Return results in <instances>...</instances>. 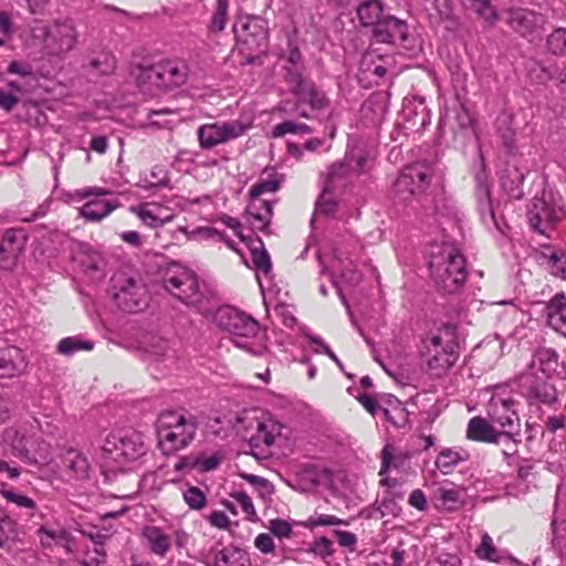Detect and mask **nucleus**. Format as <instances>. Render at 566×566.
Here are the masks:
<instances>
[{
    "label": "nucleus",
    "mask_w": 566,
    "mask_h": 566,
    "mask_svg": "<svg viewBox=\"0 0 566 566\" xmlns=\"http://www.w3.org/2000/svg\"><path fill=\"white\" fill-rule=\"evenodd\" d=\"M463 3L471 4L486 24L493 25L497 21V13L488 0H467Z\"/></svg>",
    "instance_id": "nucleus-39"
},
{
    "label": "nucleus",
    "mask_w": 566,
    "mask_h": 566,
    "mask_svg": "<svg viewBox=\"0 0 566 566\" xmlns=\"http://www.w3.org/2000/svg\"><path fill=\"white\" fill-rule=\"evenodd\" d=\"M243 41L263 52L268 44V23L261 17H247L242 24Z\"/></svg>",
    "instance_id": "nucleus-21"
},
{
    "label": "nucleus",
    "mask_w": 566,
    "mask_h": 566,
    "mask_svg": "<svg viewBox=\"0 0 566 566\" xmlns=\"http://www.w3.org/2000/svg\"><path fill=\"white\" fill-rule=\"evenodd\" d=\"M139 87H163L159 63L149 66H139L136 73Z\"/></svg>",
    "instance_id": "nucleus-34"
},
{
    "label": "nucleus",
    "mask_w": 566,
    "mask_h": 566,
    "mask_svg": "<svg viewBox=\"0 0 566 566\" xmlns=\"http://www.w3.org/2000/svg\"><path fill=\"white\" fill-rule=\"evenodd\" d=\"M423 360L434 377L444 375L458 360L457 329L444 325L424 340Z\"/></svg>",
    "instance_id": "nucleus-4"
},
{
    "label": "nucleus",
    "mask_w": 566,
    "mask_h": 566,
    "mask_svg": "<svg viewBox=\"0 0 566 566\" xmlns=\"http://www.w3.org/2000/svg\"><path fill=\"white\" fill-rule=\"evenodd\" d=\"M116 208L107 200H92L86 202L81 209L80 214L91 222H98L107 217Z\"/></svg>",
    "instance_id": "nucleus-30"
},
{
    "label": "nucleus",
    "mask_w": 566,
    "mask_h": 566,
    "mask_svg": "<svg viewBox=\"0 0 566 566\" xmlns=\"http://www.w3.org/2000/svg\"><path fill=\"white\" fill-rule=\"evenodd\" d=\"M549 263L552 266V273L555 275H559L563 279H566V259L563 260V256L553 253L549 258Z\"/></svg>",
    "instance_id": "nucleus-63"
},
{
    "label": "nucleus",
    "mask_w": 566,
    "mask_h": 566,
    "mask_svg": "<svg viewBox=\"0 0 566 566\" xmlns=\"http://www.w3.org/2000/svg\"><path fill=\"white\" fill-rule=\"evenodd\" d=\"M475 554L481 559L492 560L494 562L496 555V548L493 544L492 537L484 533L481 538V544L476 547Z\"/></svg>",
    "instance_id": "nucleus-47"
},
{
    "label": "nucleus",
    "mask_w": 566,
    "mask_h": 566,
    "mask_svg": "<svg viewBox=\"0 0 566 566\" xmlns=\"http://www.w3.org/2000/svg\"><path fill=\"white\" fill-rule=\"evenodd\" d=\"M50 446L45 442H40L36 452L33 454L30 453L29 463L46 464L50 461Z\"/></svg>",
    "instance_id": "nucleus-56"
},
{
    "label": "nucleus",
    "mask_w": 566,
    "mask_h": 566,
    "mask_svg": "<svg viewBox=\"0 0 566 566\" xmlns=\"http://www.w3.org/2000/svg\"><path fill=\"white\" fill-rule=\"evenodd\" d=\"M62 462L75 480H86L90 476L91 464L88 459L77 450L69 449L62 455Z\"/></svg>",
    "instance_id": "nucleus-25"
},
{
    "label": "nucleus",
    "mask_w": 566,
    "mask_h": 566,
    "mask_svg": "<svg viewBox=\"0 0 566 566\" xmlns=\"http://www.w3.org/2000/svg\"><path fill=\"white\" fill-rule=\"evenodd\" d=\"M260 247H251L252 262L254 263L258 271H262L268 274L271 271L272 264L269 253L263 247V243L258 240Z\"/></svg>",
    "instance_id": "nucleus-41"
},
{
    "label": "nucleus",
    "mask_w": 566,
    "mask_h": 566,
    "mask_svg": "<svg viewBox=\"0 0 566 566\" xmlns=\"http://www.w3.org/2000/svg\"><path fill=\"white\" fill-rule=\"evenodd\" d=\"M332 271L339 272V276L350 285H356L361 280V274L356 270L355 264L348 258L335 255L332 262Z\"/></svg>",
    "instance_id": "nucleus-32"
},
{
    "label": "nucleus",
    "mask_w": 566,
    "mask_h": 566,
    "mask_svg": "<svg viewBox=\"0 0 566 566\" xmlns=\"http://www.w3.org/2000/svg\"><path fill=\"white\" fill-rule=\"evenodd\" d=\"M145 182H147L148 188L153 187H164L167 186L169 182V178L167 176V172L161 167H155L149 175V178L145 179Z\"/></svg>",
    "instance_id": "nucleus-54"
},
{
    "label": "nucleus",
    "mask_w": 566,
    "mask_h": 566,
    "mask_svg": "<svg viewBox=\"0 0 566 566\" xmlns=\"http://www.w3.org/2000/svg\"><path fill=\"white\" fill-rule=\"evenodd\" d=\"M506 23L514 32L533 42L541 38L546 18L527 8H514L506 12Z\"/></svg>",
    "instance_id": "nucleus-12"
},
{
    "label": "nucleus",
    "mask_w": 566,
    "mask_h": 566,
    "mask_svg": "<svg viewBox=\"0 0 566 566\" xmlns=\"http://www.w3.org/2000/svg\"><path fill=\"white\" fill-rule=\"evenodd\" d=\"M39 533L45 536V538H41L43 546H50L51 542H55L56 544L64 546L67 551H71L69 546L70 533L64 528L50 530L46 526H41Z\"/></svg>",
    "instance_id": "nucleus-38"
},
{
    "label": "nucleus",
    "mask_w": 566,
    "mask_h": 566,
    "mask_svg": "<svg viewBox=\"0 0 566 566\" xmlns=\"http://www.w3.org/2000/svg\"><path fill=\"white\" fill-rule=\"evenodd\" d=\"M382 3L378 0H367L357 8V17L361 25L376 28L382 18Z\"/></svg>",
    "instance_id": "nucleus-31"
},
{
    "label": "nucleus",
    "mask_w": 566,
    "mask_h": 566,
    "mask_svg": "<svg viewBox=\"0 0 566 566\" xmlns=\"http://www.w3.org/2000/svg\"><path fill=\"white\" fill-rule=\"evenodd\" d=\"M235 432L253 448L271 447L281 436L277 422L259 410H243L233 421Z\"/></svg>",
    "instance_id": "nucleus-5"
},
{
    "label": "nucleus",
    "mask_w": 566,
    "mask_h": 566,
    "mask_svg": "<svg viewBox=\"0 0 566 566\" xmlns=\"http://www.w3.org/2000/svg\"><path fill=\"white\" fill-rule=\"evenodd\" d=\"M94 347V343L91 340H84L80 337H65L61 339L57 344V352L61 355L70 356L78 350H92Z\"/></svg>",
    "instance_id": "nucleus-35"
},
{
    "label": "nucleus",
    "mask_w": 566,
    "mask_h": 566,
    "mask_svg": "<svg viewBox=\"0 0 566 566\" xmlns=\"http://www.w3.org/2000/svg\"><path fill=\"white\" fill-rule=\"evenodd\" d=\"M161 285L180 302L196 306L201 301L197 276L178 263L168 264L161 272Z\"/></svg>",
    "instance_id": "nucleus-6"
},
{
    "label": "nucleus",
    "mask_w": 566,
    "mask_h": 566,
    "mask_svg": "<svg viewBox=\"0 0 566 566\" xmlns=\"http://www.w3.org/2000/svg\"><path fill=\"white\" fill-rule=\"evenodd\" d=\"M286 81L301 102L308 104L314 109H322L327 106L328 101L324 93L318 91L312 81L303 77L298 72L289 70Z\"/></svg>",
    "instance_id": "nucleus-16"
},
{
    "label": "nucleus",
    "mask_w": 566,
    "mask_h": 566,
    "mask_svg": "<svg viewBox=\"0 0 566 566\" xmlns=\"http://www.w3.org/2000/svg\"><path fill=\"white\" fill-rule=\"evenodd\" d=\"M231 496L240 504V506L242 507L243 512L247 515L255 514L252 500L244 492H241V491L233 492V493H231Z\"/></svg>",
    "instance_id": "nucleus-60"
},
{
    "label": "nucleus",
    "mask_w": 566,
    "mask_h": 566,
    "mask_svg": "<svg viewBox=\"0 0 566 566\" xmlns=\"http://www.w3.org/2000/svg\"><path fill=\"white\" fill-rule=\"evenodd\" d=\"M15 522L8 516L0 515V546L15 536Z\"/></svg>",
    "instance_id": "nucleus-53"
},
{
    "label": "nucleus",
    "mask_w": 566,
    "mask_h": 566,
    "mask_svg": "<svg viewBox=\"0 0 566 566\" xmlns=\"http://www.w3.org/2000/svg\"><path fill=\"white\" fill-rule=\"evenodd\" d=\"M460 455L458 452L452 450H443L440 452L436 460V465L443 473H448L449 469L455 465L460 461Z\"/></svg>",
    "instance_id": "nucleus-49"
},
{
    "label": "nucleus",
    "mask_w": 566,
    "mask_h": 566,
    "mask_svg": "<svg viewBox=\"0 0 566 566\" xmlns=\"http://www.w3.org/2000/svg\"><path fill=\"white\" fill-rule=\"evenodd\" d=\"M562 216V207L546 191L542 196H535L528 208L530 224L539 233H545Z\"/></svg>",
    "instance_id": "nucleus-13"
},
{
    "label": "nucleus",
    "mask_w": 566,
    "mask_h": 566,
    "mask_svg": "<svg viewBox=\"0 0 566 566\" xmlns=\"http://www.w3.org/2000/svg\"><path fill=\"white\" fill-rule=\"evenodd\" d=\"M163 88H171L184 85L189 77V66L184 60L163 61L159 63Z\"/></svg>",
    "instance_id": "nucleus-24"
},
{
    "label": "nucleus",
    "mask_w": 566,
    "mask_h": 566,
    "mask_svg": "<svg viewBox=\"0 0 566 566\" xmlns=\"http://www.w3.org/2000/svg\"><path fill=\"white\" fill-rule=\"evenodd\" d=\"M332 541L323 536L312 544L311 552L322 557L329 556L332 554Z\"/></svg>",
    "instance_id": "nucleus-57"
},
{
    "label": "nucleus",
    "mask_w": 566,
    "mask_h": 566,
    "mask_svg": "<svg viewBox=\"0 0 566 566\" xmlns=\"http://www.w3.org/2000/svg\"><path fill=\"white\" fill-rule=\"evenodd\" d=\"M83 266L85 270L92 274L94 273H103V270L105 268V261L104 258L97 253L93 252L86 255L85 260L82 261Z\"/></svg>",
    "instance_id": "nucleus-52"
},
{
    "label": "nucleus",
    "mask_w": 566,
    "mask_h": 566,
    "mask_svg": "<svg viewBox=\"0 0 566 566\" xmlns=\"http://www.w3.org/2000/svg\"><path fill=\"white\" fill-rule=\"evenodd\" d=\"M313 132L312 127L303 124L295 123L293 120H285L275 125L271 132V136L273 138H280L285 136L286 134H311Z\"/></svg>",
    "instance_id": "nucleus-37"
},
{
    "label": "nucleus",
    "mask_w": 566,
    "mask_h": 566,
    "mask_svg": "<svg viewBox=\"0 0 566 566\" xmlns=\"http://www.w3.org/2000/svg\"><path fill=\"white\" fill-rule=\"evenodd\" d=\"M515 403L513 398H503L500 395H494L489 403V415L492 422L506 432L513 430L518 422Z\"/></svg>",
    "instance_id": "nucleus-17"
},
{
    "label": "nucleus",
    "mask_w": 566,
    "mask_h": 566,
    "mask_svg": "<svg viewBox=\"0 0 566 566\" xmlns=\"http://www.w3.org/2000/svg\"><path fill=\"white\" fill-rule=\"evenodd\" d=\"M555 377H546L534 374L522 373L520 384L527 391L532 401L552 405L557 400V389L553 382Z\"/></svg>",
    "instance_id": "nucleus-14"
},
{
    "label": "nucleus",
    "mask_w": 566,
    "mask_h": 566,
    "mask_svg": "<svg viewBox=\"0 0 566 566\" xmlns=\"http://www.w3.org/2000/svg\"><path fill=\"white\" fill-rule=\"evenodd\" d=\"M429 268L437 287L446 294L459 292L467 282L465 256L452 243H443L431 251Z\"/></svg>",
    "instance_id": "nucleus-1"
},
{
    "label": "nucleus",
    "mask_w": 566,
    "mask_h": 566,
    "mask_svg": "<svg viewBox=\"0 0 566 566\" xmlns=\"http://www.w3.org/2000/svg\"><path fill=\"white\" fill-rule=\"evenodd\" d=\"M144 349L154 356H164L168 350V342L160 336L149 335L144 340Z\"/></svg>",
    "instance_id": "nucleus-45"
},
{
    "label": "nucleus",
    "mask_w": 566,
    "mask_h": 566,
    "mask_svg": "<svg viewBox=\"0 0 566 566\" xmlns=\"http://www.w3.org/2000/svg\"><path fill=\"white\" fill-rule=\"evenodd\" d=\"M337 203L328 197L327 189L325 188L318 202L317 210L326 216L335 212Z\"/></svg>",
    "instance_id": "nucleus-59"
},
{
    "label": "nucleus",
    "mask_w": 566,
    "mask_h": 566,
    "mask_svg": "<svg viewBox=\"0 0 566 566\" xmlns=\"http://www.w3.org/2000/svg\"><path fill=\"white\" fill-rule=\"evenodd\" d=\"M343 521L334 515L322 514L315 520H310L307 523L308 527L316 526H329V525H340Z\"/></svg>",
    "instance_id": "nucleus-61"
},
{
    "label": "nucleus",
    "mask_w": 566,
    "mask_h": 566,
    "mask_svg": "<svg viewBox=\"0 0 566 566\" xmlns=\"http://www.w3.org/2000/svg\"><path fill=\"white\" fill-rule=\"evenodd\" d=\"M254 546L263 554L273 553L275 548L271 535L266 533H261L255 537Z\"/></svg>",
    "instance_id": "nucleus-58"
},
{
    "label": "nucleus",
    "mask_w": 566,
    "mask_h": 566,
    "mask_svg": "<svg viewBox=\"0 0 566 566\" xmlns=\"http://www.w3.org/2000/svg\"><path fill=\"white\" fill-rule=\"evenodd\" d=\"M113 298L117 306L127 313H136L147 306L146 285L126 273H117L112 279Z\"/></svg>",
    "instance_id": "nucleus-8"
},
{
    "label": "nucleus",
    "mask_w": 566,
    "mask_h": 566,
    "mask_svg": "<svg viewBox=\"0 0 566 566\" xmlns=\"http://www.w3.org/2000/svg\"><path fill=\"white\" fill-rule=\"evenodd\" d=\"M209 521L211 525L218 527L220 530H227L229 527L230 521L227 514L222 511H214L210 514Z\"/></svg>",
    "instance_id": "nucleus-64"
},
{
    "label": "nucleus",
    "mask_w": 566,
    "mask_h": 566,
    "mask_svg": "<svg viewBox=\"0 0 566 566\" xmlns=\"http://www.w3.org/2000/svg\"><path fill=\"white\" fill-rule=\"evenodd\" d=\"M546 44L554 55H566V28L554 30L547 36Z\"/></svg>",
    "instance_id": "nucleus-40"
},
{
    "label": "nucleus",
    "mask_w": 566,
    "mask_h": 566,
    "mask_svg": "<svg viewBox=\"0 0 566 566\" xmlns=\"http://www.w3.org/2000/svg\"><path fill=\"white\" fill-rule=\"evenodd\" d=\"M557 354L549 348H541L533 355L527 368L523 371L526 374H536L546 377H555L557 373Z\"/></svg>",
    "instance_id": "nucleus-23"
},
{
    "label": "nucleus",
    "mask_w": 566,
    "mask_h": 566,
    "mask_svg": "<svg viewBox=\"0 0 566 566\" xmlns=\"http://www.w3.org/2000/svg\"><path fill=\"white\" fill-rule=\"evenodd\" d=\"M222 458L223 457L220 452H214L212 454H199L193 458L192 464H195L196 469L201 472H209L219 467Z\"/></svg>",
    "instance_id": "nucleus-42"
},
{
    "label": "nucleus",
    "mask_w": 566,
    "mask_h": 566,
    "mask_svg": "<svg viewBox=\"0 0 566 566\" xmlns=\"http://www.w3.org/2000/svg\"><path fill=\"white\" fill-rule=\"evenodd\" d=\"M90 67L98 74H111L115 70V57L109 53H101L91 60Z\"/></svg>",
    "instance_id": "nucleus-43"
},
{
    "label": "nucleus",
    "mask_w": 566,
    "mask_h": 566,
    "mask_svg": "<svg viewBox=\"0 0 566 566\" xmlns=\"http://www.w3.org/2000/svg\"><path fill=\"white\" fill-rule=\"evenodd\" d=\"M272 216V203L268 199L250 198L245 217L253 229L264 231L270 224Z\"/></svg>",
    "instance_id": "nucleus-22"
},
{
    "label": "nucleus",
    "mask_w": 566,
    "mask_h": 566,
    "mask_svg": "<svg viewBox=\"0 0 566 566\" xmlns=\"http://www.w3.org/2000/svg\"><path fill=\"white\" fill-rule=\"evenodd\" d=\"M439 496L448 510H453L459 502V491L454 489H439Z\"/></svg>",
    "instance_id": "nucleus-55"
},
{
    "label": "nucleus",
    "mask_w": 566,
    "mask_h": 566,
    "mask_svg": "<svg viewBox=\"0 0 566 566\" xmlns=\"http://www.w3.org/2000/svg\"><path fill=\"white\" fill-rule=\"evenodd\" d=\"M407 38V23L395 17L382 18L374 28V39L379 43L402 44Z\"/></svg>",
    "instance_id": "nucleus-19"
},
{
    "label": "nucleus",
    "mask_w": 566,
    "mask_h": 566,
    "mask_svg": "<svg viewBox=\"0 0 566 566\" xmlns=\"http://www.w3.org/2000/svg\"><path fill=\"white\" fill-rule=\"evenodd\" d=\"M28 242L22 229L7 230L0 241V269L12 270L17 266Z\"/></svg>",
    "instance_id": "nucleus-15"
},
{
    "label": "nucleus",
    "mask_w": 566,
    "mask_h": 566,
    "mask_svg": "<svg viewBox=\"0 0 566 566\" xmlns=\"http://www.w3.org/2000/svg\"><path fill=\"white\" fill-rule=\"evenodd\" d=\"M12 452L15 457L20 458L24 462L29 463L30 461V451L27 447L23 437H20L12 443Z\"/></svg>",
    "instance_id": "nucleus-62"
},
{
    "label": "nucleus",
    "mask_w": 566,
    "mask_h": 566,
    "mask_svg": "<svg viewBox=\"0 0 566 566\" xmlns=\"http://www.w3.org/2000/svg\"><path fill=\"white\" fill-rule=\"evenodd\" d=\"M476 209L482 222L489 227L502 231V228L495 216L494 202L491 198V189L488 178L484 175L476 176L475 189Z\"/></svg>",
    "instance_id": "nucleus-18"
},
{
    "label": "nucleus",
    "mask_w": 566,
    "mask_h": 566,
    "mask_svg": "<svg viewBox=\"0 0 566 566\" xmlns=\"http://www.w3.org/2000/svg\"><path fill=\"white\" fill-rule=\"evenodd\" d=\"M22 352L15 347L4 350L0 356V377H14L27 368Z\"/></svg>",
    "instance_id": "nucleus-26"
},
{
    "label": "nucleus",
    "mask_w": 566,
    "mask_h": 566,
    "mask_svg": "<svg viewBox=\"0 0 566 566\" xmlns=\"http://www.w3.org/2000/svg\"><path fill=\"white\" fill-rule=\"evenodd\" d=\"M269 531L279 538H290L292 536V525L281 518H273L269 521Z\"/></svg>",
    "instance_id": "nucleus-50"
},
{
    "label": "nucleus",
    "mask_w": 566,
    "mask_h": 566,
    "mask_svg": "<svg viewBox=\"0 0 566 566\" xmlns=\"http://www.w3.org/2000/svg\"><path fill=\"white\" fill-rule=\"evenodd\" d=\"M143 538L147 547L157 556H165L170 549V537L157 526H146L143 530Z\"/></svg>",
    "instance_id": "nucleus-27"
},
{
    "label": "nucleus",
    "mask_w": 566,
    "mask_h": 566,
    "mask_svg": "<svg viewBox=\"0 0 566 566\" xmlns=\"http://www.w3.org/2000/svg\"><path fill=\"white\" fill-rule=\"evenodd\" d=\"M198 418L187 410H165L157 419L158 448L165 455L187 448L196 438Z\"/></svg>",
    "instance_id": "nucleus-3"
},
{
    "label": "nucleus",
    "mask_w": 566,
    "mask_h": 566,
    "mask_svg": "<svg viewBox=\"0 0 566 566\" xmlns=\"http://www.w3.org/2000/svg\"><path fill=\"white\" fill-rule=\"evenodd\" d=\"M216 325L232 335L237 347L252 355H262L266 350L265 335L259 323L251 316L231 306H222L213 314Z\"/></svg>",
    "instance_id": "nucleus-2"
},
{
    "label": "nucleus",
    "mask_w": 566,
    "mask_h": 566,
    "mask_svg": "<svg viewBox=\"0 0 566 566\" xmlns=\"http://www.w3.org/2000/svg\"><path fill=\"white\" fill-rule=\"evenodd\" d=\"M380 412L395 428L405 429L409 424V412L398 400L391 402L387 408H380Z\"/></svg>",
    "instance_id": "nucleus-33"
},
{
    "label": "nucleus",
    "mask_w": 566,
    "mask_h": 566,
    "mask_svg": "<svg viewBox=\"0 0 566 566\" xmlns=\"http://www.w3.org/2000/svg\"><path fill=\"white\" fill-rule=\"evenodd\" d=\"M360 69L365 73H370L381 78L387 73V67L384 64H375V54L367 52L361 61Z\"/></svg>",
    "instance_id": "nucleus-48"
},
{
    "label": "nucleus",
    "mask_w": 566,
    "mask_h": 566,
    "mask_svg": "<svg viewBox=\"0 0 566 566\" xmlns=\"http://www.w3.org/2000/svg\"><path fill=\"white\" fill-rule=\"evenodd\" d=\"M469 439L484 442H495L499 433L495 432L494 427L481 417H474L470 420L467 429Z\"/></svg>",
    "instance_id": "nucleus-28"
},
{
    "label": "nucleus",
    "mask_w": 566,
    "mask_h": 566,
    "mask_svg": "<svg viewBox=\"0 0 566 566\" xmlns=\"http://www.w3.org/2000/svg\"><path fill=\"white\" fill-rule=\"evenodd\" d=\"M184 500L192 510H201L207 504V497L203 491L197 486H189L184 491Z\"/></svg>",
    "instance_id": "nucleus-44"
},
{
    "label": "nucleus",
    "mask_w": 566,
    "mask_h": 566,
    "mask_svg": "<svg viewBox=\"0 0 566 566\" xmlns=\"http://www.w3.org/2000/svg\"><path fill=\"white\" fill-rule=\"evenodd\" d=\"M102 451L106 463L109 464L114 462L119 465H125L145 455L147 448L143 436L137 431H132L124 434H108L104 441Z\"/></svg>",
    "instance_id": "nucleus-7"
},
{
    "label": "nucleus",
    "mask_w": 566,
    "mask_h": 566,
    "mask_svg": "<svg viewBox=\"0 0 566 566\" xmlns=\"http://www.w3.org/2000/svg\"><path fill=\"white\" fill-rule=\"evenodd\" d=\"M264 174H268L266 179H261L258 181L250 190V198H262L261 196L269 192L273 193L280 187V179L273 171L265 170Z\"/></svg>",
    "instance_id": "nucleus-36"
},
{
    "label": "nucleus",
    "mask_w": 566,
    "mask_h": 566,
    "mask_svg": "<svg viewBox=\"0 0 566 566\" xmlns=\"http://www.w3.org/2000/svg\"><path fill=\"white\" fill-rule=\"evenodd\" d=\"M228 15V2L218 0L217 10L212 14L209 29L213 32H220L224 29Z\"/></svg>",
    "instance_id": "nucleus-46"
},
{
    "label": "nucleus",
    "mask_w": 566,
    "mask_h": 566,
    "mask_svg": "<svg viewBox=\"0 0 566 566\" xmlns=\"http://www.w3.org/2000/svg\"><path fill=\"white\" fill-rule=\"evenodd\" d=\"M432 169L421 163L407 166L397 178L394 192L398 200L407 202L422 193L431 182Z\"/></svg>",
    "instance_id": "nucleus-10"
},
{
    "label": "nucleus",
    "mask_w": 566,
    "mask_h": 566,
    "mask_svg": "<svg viewBox=\"0 0 566 566\" xmlns=\"http://www.w3.org/2000/svg\"><path fill=\"white\" fill-rule=\"evenodd\" d=\"M2 496L10 503L15 504L18 507L32 510L35 507V502L23 494H18L13 490H2Z\"/></svg>",
    "instance_id": "nucleus-51"
},
{
    "label": "nucleus",
    "mask_w": 566,
    "mask_h": 566,
    "mask_svg": "<svg viewBox=\"0 0 566 566\" xmlns=\"http://www.w3.org/2000/svg\"><path fill=\"white\" fill-rule=\"evenodd\" d=\"M129 211L136 214L144 224L150 228H159L174 219V213L167 207L156 202H145L129 207Z\"/></svg>",
    "instance_id": "nucleus-20"
},
{
    "label": "nucleus",
    "mask_w": 566,
    "mask_h": 566,
    "mask_svg": "<svg viewBox=\"0 0 566 566\" xmlns=\"http://www.w3.org/2000/svg\"><path fill=\"white\" fill-rule=\"evenodd\" d=\"M252 126L253 119L250 117L201 125L198 128L199 145L203 149H210L245 135Z\"/></svg>",
    "instance_id": "nucleus-9"
},
{
    "label": "nucleus",
    "mask_w": 566,
    "mask_h": 566,
    "mask_svg": "<svg viewBox=\"0 0 566 566\" xmlns=\"http://www.w3.org/2000/svg\"><path fill=\"white\" fill-rule=\"evenodd\" d=\"M42 31L46 49L55 55L69 53L77 43L78 32L71 18L55 19Z\"/></svg>",
    "instance_id": "nucleus-11"
},
{
    "label": "nucleus",
    "mask_w": 566,
    "mask_h": 566,
    "mask_svg": "<svg viewBox=\"0 0 566 566\" xmlns=\"http://www.w3.org/2000/svg\"><path fill=\"white\" fill-rule=\"evenodd\" d=\"M548 324L566 337V301L563 295L554 297L548 305Z\"/></svg>",
    "instance_id": "nucleus-29"
}]
</instances>
